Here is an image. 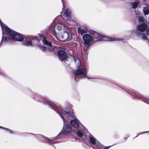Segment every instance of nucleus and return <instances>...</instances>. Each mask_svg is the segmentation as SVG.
Wrapping results in <instances>:
<instances>
[{
  "label": "nucleus",
  "instance_id": "nucleus-16",
  "mask_svg": "<svg viewBox=\"0 0 149 149\" xmlns=\"http://www.w3.org/2000/svg\"><path fill=\"white\" fill-rule=\"evenodd\" d=\"M63 28L64 31L67 30L66 28L65 27V25L62 24H58L57 26V29L58 30L60 31Z\"/></svg>",
  "mask_w": 149,
  "mask_h": 149
},
{
  "label": "nucleus",
  "instance_id": "nucleus-19",
  "mask_svg": "<svg viewBox=\"0 0 149 149\" xmlns=\"http://www.w3.org/2000/svg\"><path fill=\"white\" fill-rule=\"evenodd\" d=\"M141 13L139 11H135L136 15L137 17L141 16Z\"/></svg>",
  "mask_w": 149,
  "mask_h": 149
},
{
  "label": "nucleus",
  "instance_id": "nucleus-21",
  "mask_svg": "<svg viewBox=\"0 0 149 149\" xmlns=\"http://www.w3.org/2000/svg\"><path fill=\"white\" fill-rule=\"evenodd\" d=\"M138 18H139L138 19L139 22H142L143 21V17L142 16H141L138 17Z\"/></svg>",
  "mask_w": 149,
  "mask_h": 149
},
{
  "label": "nucleus",
  "instance_id": "nucleus-31",
  "mask_svg": "<svg viewBox=\"0 0 149 149\" xmlns=\"http://www.w3.org/2000/svg\"><path fill=\"white\" fill-rule=\"evenodd\" d=\"M62 0V1H63V0Z\"/></svg>",
  "mask_w": 149,
  "mask_h": 149
},
{
  "label": "nucleus",
  "instance_id": "nucleus-27",
  "mask_svg": "<svg viewBox=\"0 0 149 149\" xmlns=\"http://www.w3.org/2000/svg\"><path fill=\"white\" fill-rule=\"evenodd\" d=\"M110 146H108V147H105L103 149H108L110 147Z\"/></svg>",
  "mask_w": 149,
  "mask_h": 149
},
{
  "label": "nucleus",
  "instance_id": "nucleus-1",
  "mask_svg": "<svg viewBox=\"0 0 149 149\" xmlns=\"http://www.w3.org/2000/svg\"><path fill=\"white\" fill-rule=\"evenodd\" d=\"M0 24L2 28L3 33V36L2 40L0 42V45H1L2 41L6 42L8 41V38L6 36V34L8 36V35H10L12 40L14 41L22 42L25 40L26 37L24 38L22 35L11 30L6 25L4 24L1 21H0ZM26 38L28 37H26Z\"/></svg>",
  "mask_w": 149,
  "mask_h": 149
},
{
  "label": "nucleus",
  "instance_id": "nucleus-13",
  "mask_svg": "<svg viewBox=\"0 0 149 149\" xmlns=\"http://www.w3.org/2000/svg\"><path fill=\"white\" fill-rule=\"evenodd\" d=\"M146 6L143 8V12L145 15H148L149 14V5L147 3H144Z\"/></svg>",
  "mask_w": 149,
  "mask_h": 149
},
{
  "label": "nucleus",
  "instance_id": "nucleus-2",
  "mask_svg": "<svg viewBox=\"0 0 149 149\" xmlns=\"http://www.w3.org/2000/svg\"><path fill=\"white\" fill-rule=\"evenodd\" d=\"M49 107L53 110H55L59 115L63 121L64 123H65V119H67L68 117V118H72L73 119L71 120L70 121L71 125L72 127L76 129H78L80 127V123L79 121L77 119L74 115L72 113H69L66 111H63L61 109L60 107L56 105H55V107L52 106L50 104H47Z\"/></svg>",
  "mask_w": 149,
  "mask_h": 149
},
{
  "label": "nucleus",
  "instance_id": "nucleus-8",
  "mask_svg": "<svg viewBox=\"0 0 149 149\" xmlns=\"http://www.w3.org/2000/svg\"><path fill=\"white\" fill-rule=\"evenodd\" d=\"M38 40L33 38V37L26 38L25 40L23 42V44L27 46H33L34 45H39Z\"/></svg>",
  "mask_w": 149,
  "mask_h": 149
},
{
  "label": "nucleus",
  "instance_id": "nucleus-3",
  "mask_svg": "<svg viewBox=\"0 0 149 149\" xmlns=\"http://www.w3.org/2000/svg\"><path fill=\"white\" fill-rule=\"evenodd\" d=\"M74 60L78 68L74 72L75 75L74 79L77 81L79 79L84 78L86 76V69L84 66H80V62L78 58L75 57L74 58Z\"/></svg>",
  "mask_w": 149,
  "mask_h": 149
},
{
  "label": "nucleus",
  "instance_id": "nucleus-4",
  "mask_svg": "<svg viewBox=\"0 0 149 149\" xmlns=\"http://www.w3.org/2000/svg\"><path fill=\"white\" fill-rule=\"evenodd\" d=\"M82 39L84 41V50L85 52L87 50L91 45L96 41L95 40L92 35L88 33L83 36Z\"/></svg>",
  "mask_w": 149,
  "mask_h": 149
},
{
  "label": "nucleus",
  "instance_id": "nucleus-10",
  "mask_svg": "<svg viewBox=\"0 0 149 149\" xmlns=\"http://www.w3.org/2000/svg\"><path fill=\"white\" fill-rule=\"evenodd\" d=\"M41 39L43 43L45 45H48L49 47L41 46L40 47V49L44 52H46L48 51L50 52L53 51L54 49L52 48V45L51 42L46 40L45 38L43 36H41Z\"/></svg>",
  "mask_w": 149,
  "mask_h": 149
},
{
  "label": "nucleus",
  "instance_id": "nucleus-11",
  "mask_svg": "<svg viewBox=\"0 0 149 149\" xmlns=\"http://www.w3.org/2000/svg\"><path fill=\"white\" fill-rule=\"evenodd\" d=\"M57 54L59 59L61 61H64L65 62L66 61H68L67 54L65 51L63 50H59Z\"/></svg>",
  "mask_w": 149,
  "mask_h": 149
},
{
  "label": "nucleus",
  "instance_id": "nucleus-14",
  "mask_svg": "<svg viewBox=\"0 0 149 149\" xmlns=\"http://www.w3.org/2000/svg\"><path fill=\"white\" fill-rule=\"evenodd\" d=\"M38 136L37 137L40 140H42L43 141H45L47 140H49V143L51 144H52V143H51V139L49 140L48 139L46 138V137L40 135H38Z\"/></svg>",
  "mask_w": 149,
  "mask_h": 149
},
{
  "label": "nucleus",
  "instance_id": "nucleus-6",
  "mask_svg": "<svg viewBox=\"0 0 149 149\" xmlns=\"http://www.w3.org/2000/svg\"><path fill=\"white\" fill-rule=\"evenodd\" d=\"M147 26L145 24H139L137 27V30L135 32L136 35L139 37L141 38L143 40H147L146 34L143 33L146 29Z\"/></svg>",
  "mask_w": 149,
  "mask_h": 149
},
{
  "label": "nucleus",
  "instance_id": "nucleus-26",
  "mask_svg": "<svg viewBox=\"0 0 149 149\" xmlns=\"http://www.w3.org/2000/svg\"><path fill=\"white\" fill-rule=\"evenodd\" d=\"M0 128H3V129H6V130H9V131H10V130L9 129H8L5 128H4V127H1V126H0Z\"/></svg>",
  "mask_w": 149,
  "mask_h": 149
},
{
  "label": "nucleus",
  "instance_id": "nucleus-24",
  "mask_svg": "<svg viewBox=\"0 0 149 149\" xmlns=\"http://www.w3.org/2000/svg\"><path fill=\"white\" fill-rule=\"evenodd\" d=\"M52 29H53V31L52 30V33L54 35V36H56V33L55 31L54 28V27H53Z\"/></svg>",
  "mask_w": 149,
  "mask_h": 149
},
{
  "label": "nucleus",
  "instance_id": "nucleus-29",
  "mask_svg": "<svg viewBox=\"0 0 149 149\" xmlns=\"http://www.w3.org/2000/svg\"><path fill=\"white\" fill-rule=\"evenodd\" d=\"M82 126V128H83L84 127H83V126Z\"/></svg>",
  "mask_w": 149,
  "mask_h": 149
},
{
  "label": "nucleus",
  "instance_id": "nucleus-25",
  "mask_svg": "<svg viewBox=\"0 0 149 149\" xmlns=\"http://www.w3.org/2000/svg\"><path fill=\"white\" fill-rule=\"evenodd\" d=\"M63 7L62 8V9L63 10H65V9H64V8L65 7V6L63 3Z\"/></svg>",
  "mask_w": 149,
  "mask_h": 149
},
{
  "label": "nucleus",
  "instance_id": "nucleus-18",
  "mask_svg": "<svg viewBox=\"0 0 149 149\" xmlns=\"http://www.w3.org/2000/svg\"><path fill=\"white\" fill-rule=\"evenodd\" d=\"M76 134L77 135L80 137H82L84 135L82 132L80 130H79L77 131Z\"/></svg>",
  "mask_w": 149,
  "mask_h": 149
},
{
  "label": "nucleus",
  "instance_id": "nucleus-12",
  "mask_svg": "<svg viewBox=\"0 0 149 149\" xmlns=\"http://www.w3.org/2000/svg\"><path fill=\"white\" fill-rule=\"evenodd\" d=\"M77 30L78 33L83 36L84 34H87L88 33L89 34V31L91 30H87L84 28L78 27Z\"/></svg>",
  "mask_w": 149,
  "mask_h": 149
},
{
  "label": "nucleus",
  "instance_id": "nucleus-7",
  "mask_svg": "<svg viewBox=\"0 0 149 149\" xmlns=\"http://www.w3.org/2000/svg\"><path fill=\"white\" fill-rule=\"evenodd\" d=\"M57 39L63 42H66L72 39V34L70 31L67 29L64 31V33L61 34H59L58 38L56 36Z\"/></svg>",
  "mask_w": 149,
  "mask_h": 149
},
{
  "label": "nucleus",
  "instance_id": "nucleus-22",
  "mask_svg": "<svg viewBox=\"0 0 149 149\" xmlns=\"http://www.w3.org/2000/svg\"><path fill=\"white\" fill-rule=\"evenodd\" d=\"M96 149H101V145L99 143L96 144Z\"/></svg>",
  "mask_w": 149,
  "mask_h": 149
},
{
  "label": "nucleus",
  "instance_id": "nucleus-28",
  "mask_svg": "<svg viewBox=\"0 0 149 149\" xmlns=\"http://www.w3.org/2000/svg\"><path fill=\"white\" fill-rule=\"evenodd\" d=\"M149 43V40H148V43Z\"/></svg>",
  "mask_w": 149,
  "mask_h": 149
},
{
  "label": "nucleus",
  "instance_id": "nucleus-15",
  "mask_svg": "<svg viewBox=\"0 0 149 149\" xmlns=\"http://www.w3.org/2000/svg\"><path fill=\"white\" fill-rule=\"evenodd\" d=\"M64 13L65 16L68 18H69L71 14L70 10L68 8L66 9L64 12Z\"/></svg>",
  "mask_w": 149,
  "mask_h": 149
},
{
  "label": "nucleus",
  "instance_id": "nucleus-20",
  "mask_svg": "<svg viewBox=\"0 0 149 149\" xmlns=\"http://www.w3.org/2000/svg\"><path fill=\"white\" fill-rule=\"evenodd\" d=\"M66 20L68 23L70 22L69 24L70 25H72L74 23V22L71 19H66Z\"/></svg>",
  "mask_w": 149,
  "mask_h": 149
},
{
  "label": "nucleus",
  "instance_id": "nucleus-9",
  "mask_svg": "<svg viewBox=\"0 0 149 149\" xmlns=\"http://www.w3.org/2000/svg\"><path fill=\"white\" fill-rule=\"evenodd\" d=\"M63 127V129L59 134L57 136L58 138H60L62 137V134L65 135L71 132L72 131V128L70 125L68 123H64Z\"/></svg>",
  "mask_w": 149,
  "mask_h": 149
},
{
  "label": "nucleus",
  "instance_id": "nucleus-17",
  "mask_svg": "<svg viewBox=\"0 0 149 149\" xmlns=\"http://www.w3.org/2000/svg\"><path fill=\"white\" fill-rule=\"evenodd\" d=\"M89 138V141L93 145H96V140L93 136H90Z\"/></svg>",
  "mask_w": 149,
  "mask_h": 149
},
{
  "label": "nucleus",
  "instance_id": "nucleus-23",
  "mask_svg": "<svg viewBox=\"0 0 149 149\" xmlns=\"http://www.w3.org/2000/svg\"><path fill=\"white\" fill-rule=\"evenodd\" d=\"M146 34L149 35V26L147 28H146Z\"/></svg>",
  "mask_w": 149,
  "mask_h": 149
},
{
  "label": "nucleus",
  "instance_id": "nucleus-30",
  "mask_svg": "<svg viewBox=\"0 0 149 149\" xmlns=\"http://www.w3.org/2000/svg\"><path fill=\"white\" fill-rule=\"evenodd\" d=\"M10 133H12L11 131H10Z\"/></svg>",
  "mask_w": 149,
  "mask_h": 149
},
{
  "label": "nucleus",
  "instance_id": "nucleus-5",
  "mask_svg": "<svg viewBox=\"0 0 149 149\" xmlns=\"http://www.w3.org/2000/svg\"><path fill=\"white\" fill-rule=\"evenodd\" d=\"M89 34L91 35H93V38L96 41L99 40H104L107 41H121L122 39L115 38L112 37H109L104 36H101L100 35L92 30L89 31Z\"/></svg>",
  "mask_w": 149,
  "mask_h": 149
}]
</instances>
